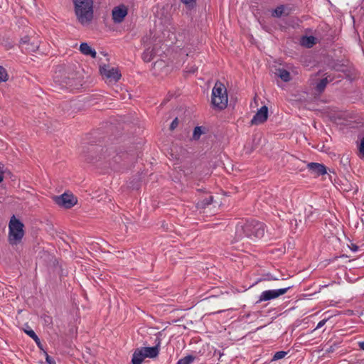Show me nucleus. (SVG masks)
<instances>
[{"label": "nucleus", "instance_id": "14", "mask_svg": "<svg viewBox=\"0 0 364 364\" xmlns=\"http://www.w3.org/2000/svg\"><path fill=\"white\" fill-rule=\"evenodd\" d=\"M144 358H146L142 353L141 348H139L134 350L132 355V364H141Z\"/></svg>", "mask_w": 364, "mask_h": 364}, {"label": "nucleus", "instance_id": "27", "mask_svg": "<svg viewBox=\"0 0 364 364\" xmlns=\"http://www.w3.org/2000/svg\"><path fill=\"white\" fill-rule=\"evenodd\" d=\"M25 333L29 336L31 338L33 339H36L37 338V335L36 333L33 331V330H25Z\"/></svg>", "mask_w": 364, "mask_h": 364}, {"label": "nucleus", "instance_id": "3", "mask_svg": "<svg viewBox=\"0 0 364 364\" xmlns=\"http://www.w3.org/2000/svg\"><path fill=\"white\" fill-rule=\"evenodd\" d=\"M228 97L225 86L217 81L212 90L211 103L215 109L222 110L227 107Z\"/></svg>", "mask_w": 364, "mask_h": 364}, {"label": "nucleus", "instance_id": "9", "mask_svg": "<svg viewBox=\"0 0 364 364\" xmlns=\"http://www.w3.org/2000/svg\"><path fill=\"white\" fill-rule=\"evenodd\" d=\"M20 46L26 52H35L39 47L37 41L31 42V38L28 36H24L20 41Z\"/></svg>", "mask_w": 364, "mask_h": 364}, {"label": "nucleus", "instance_id": "20", "mask_svg": "<svg viewBox=\"0 0 364 364\" xmlns=\"http://www.w3.org/2000/svg\"><path fill=\"white\" fill-rule=\"evenodd\" d=\"M213 197L212 196H209L208 198H205L204 200H200L197 203V207L198 208H205L207 205H210L213 202Z\"/></svg>", "mask_w": 364, "mask_h": 364}, {"label": "nucleus", "instance_id": "16", "mask_svg": "<svg viewBox=\"0 0 364 364\" xmlns=\"http://www.w3.org/2000/svg\"><path fill=\"white\" fill-rule=\"evenodd\" d=\"M155 55V52L153 48H146L142 53V59L144 62L149 63L150 62L154 56Z\"/></svg>", "mask_w": 364, "mask_h": 364}, {"label": "nucleus", "instance_id": "7", "mask_svg": "<svg viewBox=\"0 0 364 364\" xmlns=\"http://www.w3.org/2000/svg\"><path fill=\"white\" fill-rule=\"evenodd\" d=\"M100 72L109 82H117L121 77V74L118 69L107 65L100 66Z\"/></svg>", "mask_w": 364, "mask_h": 364}, {"label": "nucleus", "instance_id": "8", "mask_svg": "<svg viewBox=\"0 0 364 364\" xmlns=\"http://www.w3.org/2000/svg\"><path fill=\"white\" fill-rule=\"evenodd\" d=\"M128 9L126 6L122 4L113 9L112 15L114 23H119L122 22L127 15Z\"/></svg>", "mask_w": 364, "mask_h": 364}, {"label": "nucleus", "instance_id": "30", "mask_svg": "<svg viewBox=\"0 0 364 364\" xmlns=\"http://www.w3.org/2000/svg\"><path fill=\"white\" fill-rule=\"evenodd\" d=\"M326 321H327V319H323V320L320 321L318 323L315 329H318V328L323 327L325 325V323H326Z\"/></svg>", "mask_w": 364, "mask_h": 364}, {"label": "nucleus", "instance_id": "32", "mask_svg": "<svg viewBox=\"0 0 364 364\" xmlns=\"http://www.w3.org/2000/svg\"><path fill=\"white\" fill-rule=\"evenodd\" d=\"M335 350V347L333 346H331L328 349H326L327 353H333Z\"/></svg>", "mask_w": 364, "mask_h": 364}, {"label": "nucleus", "instance_id": "29", "mask_svg": "<svg viewBox=\"0 0 364 364\" xmlns=\"http://www.w3.org/2000/svg\"><path fill=\"white\" fill-rule=\"evenodd\" d=\"M178 125V118H175L171 123L170 129L171 130L175 129Z\"/></svg>", "mask_w": 364, "mask_h": 364}, {"label": "nucleus", "instance_id": "10", "mask_svg": "<svg viewBox=\"0 0 364 364\" xmlns=\"http://www.w3.org/2000/svg\"><path fill=\"white\" fill-rule=\"evenodd\" d=\"M268 117V107L266 105L262 106L254 115L251 120L252 124H260L267 121Z\"/></svg>", "mask_w": 364, "mask_h": 364}, {"label": "nucleus", "instance_id": "19", "mask_svg": "<svg viewBox=\"0 0 364 364\" xmlns=\"http://www.w3.org/2000/svg\"><path fill=\"white\" fill-rule=\"evenodd\" d=\"M331 80H330L331 81ZM329 80L327 77L321 79L318 83L316 85V90L318 93H321L325 87H326L327 84L328 83Z\"/></svg>", "mask_w": 364, "mask_h": 364}, {"label": "nucleus", "instance_id": "37", "mask_svg": "<svg viewBox=\"0 0 364 364\" xmlns=\"http://www.w3.org/2000/svg\"><path fill=\"white\" fill-rule=\"evenodd\" d=\"M218 354H219L220 358L223 355V353H221L220 352H219Z\"/></svg>", "mask_w": 364, "mask_h": 364}, {"label": "nucleus", "instance_id": "36", "mask_svg": "<svg viewBox=\"0 0 364 364\" xmlns=\"http://www.w3.org/2000/svg\"><path fill=\"white\" fill-rule=\"evenodd\" d=\"M196 68H191V70H188V72L194 73L196 72Z\"/></svg>", "mask_w": 364, "mask_h": 364}, {"label": "nucleus", "instance_id": "31", "mask_svg": "<svg viewBox=\"0 0 364 364\" xmlns=\"http://www.w3.org/2000/svg\"><path fill=\"white\" fill-rule=\"evenodd\" d=\"M34 341L36 342V343L37 344V346L40 348H42V345H41V342L39 339V338L37 336V338L36 339H33Z\"/></svg>", "mask_w": 364, "mask_h": 364}, {"label": "nucleus", "instance_id": "28", "mask_svg": "<svg viewBox=\"0 0 364 364\" xmlns=\"http://www.w3.org/2000/svg\"><path fill=\"white\" fill-rule=\"evenodd\" d=\"M46 360L48 364H55V360L53 358L50 357L46 352Z\"/></svg>", "mask_w": 364, "mask_h": 364}, {"label": "nucleus", "instance_id": "11", "mask_svg": "<svg viewBox=\"0 0 364 364\" xmlns=\"http://www.w3.org/2000/svg\"><path fill=\"white\" fill-rule=\"evenodd\" d=\"M156 345L153 347H143L141 348L143 354L145 358H154L158 356L159 353V348L161 345V339L159 338H156Z\"/></svg>", "mask_w": 364, "mask_h": 364}, {"label": "nucleus", "instance_id": "23", "mask_svg": "<svg viewBox=\"0 0 364 364\" xmlns=\"http://www.w3.org/2000/svg\"><path fill=\"white\" fill-rule=\"evenodd\" d=\"M202 134L203 131L201 127H196L193 133V139L198 140Z\"/></svg>", "mask_w": 364, "mask_h": 364}, {"label": "nucleus", "instance_id": "24", "mask_svg": "<svg viewBox=\"0 0 364 364\" xmlns=\"http://www.w3.org/2000/svg\"><path fill=\"white\" fill-rule=\"evenodd\" d=\"M8 80V74L4 68L0 66V82H6Z\"/></svg>", "mask_w": 364, "mask_h": 364}, {"label": "nucleus", "instance_id": "26", "mask_svg": "<svg viewBox=\"0 0 364 364\" xmlns=\"http://www.w3.org/2000/svg\"><path fill=\"white\" fill-rule=\"evenodd\" d=\"M358 151L362 157H364V136L361 138L360 142L358 146Z\"/></svg>", "mask_w": 364, "mask_h": 364}, {"label": "nucleus", "instance_id": "1", "mask_svg": "<svg viewBox=\"0 0 364 364\" xmlns=\"http://www.w3.org/2000/svg\"><path fill=\"white\" fill-rule=\"evenodd\" d=\"M264 225L262 223L255 220L247 221L237 225L235 236L238 240L243 237L259 239L264 236Z\"/></svg>", "mask_w": 364, "mask_h": 364}, {"label": "nucleus", "instance_id": "2", "mask_svg": "<svg viewBox=\"0 0 364 364\" xmlns=\"http://www.w3.org/2000/svg\"><path fill=\"white\" fill-rule=\"evenodd\" d=\"M77 21L88 25L93 18V0H73Z\"/></svg>", "mask_w": 364, "mask_h": 364}, {"label": "nucleus", "instance_id": "6", "mask_svg": "<svg viewBox=\"0 0 364 364\" xmlns=\"http://www.w3.org/2000/svg\"><path fill=\"white\" fill-rule=\"evenodd\" d=\"M55 203L64 208H70L77 203V198L72 194L64 193L63 194L53 198Z\"/></svg>", "mask_w": 364, "mask_h": 364}, {"label": "nucleus", "instance_id": "18", "mask_svg": "<svg viewBox=\"0 0 364 364\" xmlns=\"http://www.w3.org/2000/svg\"><path fill=\"white\" fill-rule=\"evenodd\" d=\"M301 43L306 48H311L316 43V38L314 36H304Z\"/></svg>", "mask_w": 364, "mask_h": 364}, {"label": "nucleus", "instance_id": "35", "mask_svg": "<svg viewBox=\"0 0 364 364\" xmlns=\"http://www.w3.org/2000/svg\"><path fill=\"white\" fill-rule=\"evenodd\" d=\"M359 347L361 350H364V342H360Z\"/></svg>", "mask_w": 364, "mask_h": 364}, {"label": "nucleus", "instance_id": "22", "mask_svg": "<svg viewBox=\"0 0 364 364\" xmlns=\"http://www.w3.org/2000/svg\"><path fill=\"white\" fill-rule=\"evenodd\" d=\"M287 354V352H286V351H283V350L277 351L273 355V357L272 358V361L282 359L283 358H284L286 356Z\"/></svg>", "mask_w": 364, "mask_h": 364}, {"label": "nucleus", "instance_id": "34", "mask_svg": "<svg viewBox=\"0 0 364 364\" xmlns=\"http://www.w3.org/2000/svg\"><path fill=\"white\" fill-rule=\"evenodd\" d=\"M351 250L353 252H356L358 250V247L357 245H352Z\"/></svg>", "mask_w": 364, "mask_h": 364}, {"label": "nucleus", "instance_id": "21", "mask_svg": "<svg viewBox=\"0 0 364 364\" xmlns=\"http://www.w3.org/2000/svg\"><path fill=\"white\" fill-rule=\"evenodd\" d=\"M195 358L193 355H188L181 359H180L176 364H191Z\"/></svg>", "mask_w": 364, "mask_h": 364}, {"label": "nucleus", "instance_id": "4", "mask_svg": "<svg viewBox=\"0 0 364 364\" xmlns=\"http://www.w3.org/2000/svg\"><path fill=\"white\" fill-rule=\"evenodd\" d=\"M24 235L23 224L13 215L9 224V241L11 245L19 243Z\"/></svg>", "mask_w": 364, "mask_h": 364}, {"label": "nucleus", "instance_id": "15", "mask_svg": "<svg viewBox=\"0 0 364 364\" xmlns=\"http://www.w3.org/2000/svg\"><path fill=\"white\" fill-rule=\"evenodd\" d=\"M80 52L85 55H90L92 58H95L97 53L91 48L87 43H82L80 46Z\"/></svg>", "mask_w": 364, "mask_h": 364}, {"label": "nucleus", "instance_id": "13", "mask_svg": "<svg viewBox=\"0 0 364 364\" xmlns=\"http://www.w3.org/2000/svg\"><path fill=\"white\" fill-rule=\"evenodd\" d=\"M290 14V10L284 5H280L272 11V16L275 18H280L282 16H287Z\"/></svg>", "mask_w": 364, "mask_h": 364}, {"label": "nucleus", "instance_id": "17", "mask_svg": "<svg viewBox=\"0 0 364 364\" xmlns=\"http://www.w3.org/2000/svg\"><path fill=\"white\" fill-rule=\"evenodd\" d=\"M276 74L284 82H289L291 80L289 72H288L285 69H282V68L277 69Z\"/></svg>", "mask_w": 364, "mask_h": 364}, {"label": "nucleus", "instance_id": "25", "mask_svg": "<svg viewBox=\"0 0 364 364\" xmlns=\"http://www.w3.org/2000/svg\"><path fill=\"white\" fill-rule=\"evenodd\" d=\"M187 9H193L196 4V0H181Z\"/></svg>", "mask_w": 364, "mask_h": 364}, {"label": "nucleus", "instance_id": "33", "mask_svg": "<svg viewBox=\"0 0 364 364\" xmlns=\"http://www.w3.org/2000/svg\"><path fill=\"white\" fill-rule=\"evenodd\" d=\"M3 179H4V172H3L2 168L0 167V183L3 181Z\"/></svg>", "mask_w": 364, "mask_h": 364}, {"label": "nucleus", "instance_id": "5", "mask_svg": "<svg viewBox=\"0 0 364 364\" xmlns=\"http://www.w3.org/2000/svg\"><path fill=\"white\" fill-rule=\"evenodd\" d=\"M291 288V287H287L278 289L265 290L261 293L259 300L257 301V303L267 301L278 298L279 296L286 294Z\"/></svg>", "mask_w": 364, "mask_h": 364}, {"label": "nucleus", "instance_id": "12", "mask_svg": "<svg viewBox=\"0 0 364 364\" xmlns=\"http://www.w3.org/2000/svg\"><path fill=\"white\" fill-rule=\"evenodd\" d=\"M307 168L311 173L317 176H323L327 173L326 167L322 164L311 162L307 164Z\"/></svg>", "mask_w": 364, "mask_h": 364}]
</instances>
